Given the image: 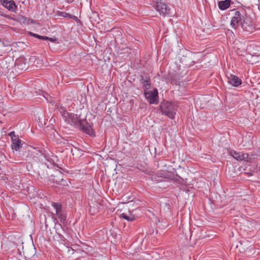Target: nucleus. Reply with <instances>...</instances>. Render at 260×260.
<instances>
[{
    "instance_id": "nucleus-8",
    "label": "nucleus",
    "mask_w": 260,
    "mask_h": 260,
    "mask_svg": "<svg viewBox=\"0 0 260 260\" xmlns=\"http://www.w3.org/2000/svg\"><path fill=\"white\" fill-rule=\"evenodd\" d=\"M2 5L8 10L15 12L17 6L13 1L0 0Z\"/></svg>"
},
{
    "instance_id": "nucleus-12",
    "label": "nucleus",
    "mask_w": 260,
    "mask_h": 260,
    "mask_svg": "<svg viewBox=\"0 0 260 260\" xmlns=\"http://www.w3.org/2000/svg\"><path fill=\"white\" fill-rule=\"evenodd\" d=\"M141 81L143 84V86L146 89H148L151 87L150 79L149 77L141 76Z\"/></svg>"
},
{
    "instance_id": "nucleus-28",
    "label": "nucleus",
    "mask_w": 260,
    "mask_h": 260,
    "mask_svg": "<svg viewBox=\"0 0 260 260\" xmlns=\"http://www.w3.org/2000/svg\"><path fill=\"white\" fill-rule=\"evenodd\" d=\"M22 19H24V20H25V19H26V18H25V17H23V16H22Z\"/></svg>"
},
{
    "instance_id": "nucleus-25",
    "label": "nucleus",
    "mask_w": 260,
    "mask_h": 260,
    "mask_svg": "<svg viewBox=\"0 0 260 260\" xmlns=\"http://www.w3.org/2000/svg\"><path fill=\"white\" fill-rule=\"evenodd\" d=\"M45 40H48L52 42H56L57 41V40L55 38L53 39V38H49V37H48V39H45Z\"/></svg>"
},
{
    "instance_id": "nucleus-19",
    "label": "nucleus",
    "mask_w": 260,
    "mask_h": 260,
    "mask_svg": "<svg viewBox=\"0 0 260 260\" xmlns=\"http://www.w3.org/2000/svg\"><path fill=\"white\" fill-rule=\"evenodd\" d=\"M57 15L58 16L62 17H67V18H72V16L71 14L67 13L64 12L58 11L57 12Z\"/></svg>"
},
{
    "instance_id": "nucleus-29",
    "label": "nucleus",
    "mask_w": 260,
    "mask_h": 260,
    "mask_svg": "<svg viewBox=\"0 0 260 260\" xmlns=\"http://www.w3.org/2000/svg\"><path fill=\"white\" fill-rule=\"evenodd\" d=\"M156 0H152V1L153 2V4H155V2H156Z\"/></svg>"
},
{
    "instance_id": "nucleus-4",
    "label": "nucleus",
    "mask_w": 260,
    "mask_h": 260,
    "mask_svg": "<svg viewBox=\"0 0 260 260\" xmlns=\"http://www.w3.org/2000/svg\"><path fill=\"white\" fill-rule=\"evenodd\" d=\"M153 5L156 10L159 12L160 15L165 16L169 13L170 9L164 0H156Z\"/></svg>"
},
{
    "instance_id": "nucleus-16",
    "label": "nucleus",
    "mask_w": 260,
    "mask_h": 260,
    "mask_svg": "<svg viewBox=\"0 0 260 260\" xmlns=\"http://www.w3.org/2000/svg\"><path fill=\"white\" fill-rule=\"evenodd\" d=\"M52 206L55 210V214L58 213L59 212L61 211V205L58 203H52Z\"/></svg>"
},
{
    "instance_id": "nucleus-24",
    "label": "nucleus",
    "mask_w": 260,
    "mask_h": 260,
    "mask_svg": "<svg viewBox=\"0 0 260 260\" xmlns=\"http://www.w3.org/2000/svg\"><path fill=\"white\" fill-rule=\"evenodd\" d=\"M0 15L2 16H3V17H5L6 18H8V19L10 18V16L9 15H7V14H5L4 13L2 12L1 11H0Z\"/></svg>"
},
{
    "instance_id": "nucleus-1",
    "label": "nucleus",
    "mask_w": 260,
    "mask_h": 260,
    "mask_svg": "<svg viewBox=\"0 0 260 260\" xmlns=\"http://www.w3.org/2000/svg\"><path fill=\"white\" fill-rule=\"evenodd\" d=\"M177 106L173 103H161L160 106L162 114L167 115L171 119H173L176 115Z\"/></svg>"
},
{
    "instance_id": "nucleus-3",
    "label": "nucleus",
    "mask_w": 260,
    "mask_h": 260,
    "mask_svg": "<svg viewBox=\"0 0 260 260\" xmlns=\"http://www.w3.org/2000/svg\"><path fill=\"white\" fill-rule=\"evenodd\" d=\"M144 95L149 104L154 105L158 104L159 102L158 94V90L156 88H155L152 92L145 90Z\"/></svg>"
},
{
    "instance_id": "nucleus-15",
    "label": "nucleus",
    "mask_w": 260,
    "mask_h": 260,
    "mask_svg": "<svg viewBox=\"0 0 260 260\" xmlns=\"http://www.w3.org/2000/svg\"><path fill=\"white\" fill-rule=\"evenodd\" d=\"M120 217L128 221H132L135 219V216L133 215L130 214L129 215H127L125 213H121L120 215Z\"/></svg>"
},
{
    "instance_id": "nucleus-11",
    "label": "nucleus",
    "mask_w": 260,
    "mask_h": 260,
    "mask_svg": "<svg viewBox=\"0 0 260 260\" xmlns=\"http://www.w3.org/2000/svg\"><path fill=\"white\" fill-rule=\"evenodd\" d=\"M22 145V141L19 138L15 139L12 141L11 147L13 150H18Z\"/></svg>"
},
{
    "instance_id": "nucleus-30",
    "label": "nucleus",
    "mask_w": 260,
    "mask_h": 260,
    "mask_svg": "<svg viewBox=\"0 0 260 260\" xmlns=\"http://www.w3.org/2000/svg\"><path fill=\"white\" fill-rule=\"evenodd\" d=\"M258 9L260 10V5L258 6Z\"/></svg>"
},
{
    "instance_id": "nucleus-7",
    "label": "nucleus",
    "mask_w": 260,
    "mask_h": 260,
    "mask_svg": "<svg viewBox=\"0 0 260 260\" xmlns=\"http://www.w3.org/2000/svg\"><path fill=\"white\" fill-rule=\"evenodd\" d=\"M244 17L239 11H236L234 16L232 17L231 21V25L232 28L236 29L239 25V24L242 23Z\"/></svg>"
},
{
    "instance_id": "nucleus-9",
    "label": "nucleus",
    "mask_w": 260,
    "mask_h": 260,
    "mask_svg": "<svg viewBox=\"0 0 260 260\" xmlns=\"http://www.w3.org/2000/svg\"><path fill=\"white\" fill-rule=\"evenodd\" d=\"M228 78V82L233 86L237 87L241 84V80L235 75L231 74Z\"/></svg>"
},
{
    "instance_id": "nucleus-22",
    "label": "nucleus",
    "mask_w": 260,
    "mask_h": 260,
    "mask_svg": "<svg viewBox=\"0 0 260 260\" xmlns=\"http://www.w3.org/2000/svg\"><path fill=\"white\" fill-rule=\"evenodd\" d=\"M9 135L11 137V140L12 141L15 139H17L18 138L15 134V132H11L9 134Z\"/></svg>"
},
{
    "instance_id": "nucleus-26",
    "label": "nucleus",
    "mask_w": 260,
    "mask_h": 260,
    "mask_svg": "<svg viewBox=\"0 0 260 260\" xmlns=\"http://www.w3.org/2000/svg\"><path fill=\"white\" fill-rule=\"evenodd\" d=\"M180 183L183 184L184 182L183 179L181 178H180Z\"/></svg>"
},
{
    "instance_id": "nucleus-5",
    "label": "nucleus",
    "mask_w": 260,
    "mask_h": 260,
    "mask_svg": "<svg viewBox=\"0 0 260 260\" xmlns=\"http://www.w3.org/2000/svg\"><path fill=\"white\" fill-rule=\"evenodd\" d=\"M63 120L67 123L73 125L77 128L81 119L79 118L77 115L69 113L68 115L63 118Z\"/></svg>"
},
{
    "instance_id": "nucleus-23",
    "label": "nucleus",
    "mask_w": 260,
    "mask_h": 260,
    "mask_svg": "<svg viewBox=\"0 0 260 260\" xmlns=\"http://www.w3.org/2000/svg\"><path fill=\"white\" fill-rule=\"evenodd\" d=\"M41 93L43 96L46 99V100L48 101V98L50 97L49 94L45 91H42Z\"/></svg>"
},
{
    "instance_id": "nucleus-13",
    "label": "nucleus",
    "mask_w": 260,
    "mask_h": 260,
    "mask_svg": "<svg viewBox=\"0 0 260 260\" xmlns=\"http://www.w3.org/2000/svg\"><path fill=\"white\" fill-rule=\"evenodd\" d=\"M252 155L250 156L249 154L245 153L244 152H241L240 155V158H241V161L244 160L247 162H250V160L252 159Z\"/></svg>"
},
{
    "instance_id": "nucleus-21",
    "label": "nucleus",
    "mask_w": 260,
    "mask_h": 260,
    "mask_svg": "<svg viewBox=\"0 0 260 260\" xmlns=\"http://www.w3.org/2000/svg\"><path fill=\"white\" fill-rule=\"evenodd\" d=\"M15 66H17L18 69H19L21 70H23L24 68L25 67L24 66H25V63H19V60H17L16 61Z\"/></svg>"
},
{
    "instance_id": "nucleus-6",
    "label": "nucleus",
    "mask_w": 260,
    "mask_h": 260,
    "mask_svg": "<svg viewBox=\"0 0 260 260\" xmlns=\"http://www.w3.org/2000/svg\"><path fill=\"white\" fill-rule=\"evenodd\" d=\"M241 27L246 35L250 34L255 30L254 24L248 20H243V22L241 23Z\"/></svg>"
},
{
    "instance_id": "nucleus-18",
    "label": "nucleus",
    "mask_w": 260,
    "mask_h": 260,
    "mask_svg": "<svg viewBox=\"0 0 260 260\" xmlns=\"http://www.w3.org/2000/svg\"><path fill=\"white\" fill-rule=\"evenodd\" d=\"M240 152L233 150L230 151V154L235 159L241 161V158H240Z\"/></svg>"
},
{
    "instance_id": "nucleus-17",
    "label": "nucleus",
    "mask_w": 260,
    "mask_h": 260,
    "mask_svg": "<svg viewBox=\"0 0 260 260\" xmlns=\"http://www.w3.org/2000/svg\"><path fill=\"white\" fill-rule=\"evenodd\" d=\"M58 111L59 113L61 114L62 118H63L64 117L68 115L69 112H68L63 106H60L58 107Z\"/></svg>"
},
{
    "instance_id": "nucleus-10",
    "label": "nucleus",
    "mask_w": 260,
    "mask_h": 260,
    "mask_svg": "<svg viewBox=\"0 0 260 260\" xmlns=\"http://www.w3.org/2000/svg\"><path fill=\"white\" fill-rule=\"evenodd\" d=\"M231 0L221 1L218 2V6L220 10H225L229 8L231 3Z\"/></svg>"
},
{
    "instance_id": "nucleus-2",
    "label": "nucleus",
    "mask_w": 260,
    "mask_h": 260,
    "mask_svg": "<svg viewBox=\"0 0 260 260\" xmlns=\"http://www.w3.org/2000/svg\"><path fill=\"white\" fill-rule=\"evenodd\" d=\"M77 128L86 134H87L90 136H95L94 132L93 131L90 125L86 120L81 119Z\"/></svg>"
},
{
    "instance_id": "nucleus-14",
    "label": "nucleus",
    "mask_w": 260,
    "mask_h": 260,
    "mask_svg": "<svg viewBox=\"0 0 260 260\" xmlns=\"http://www.w3.org/2000/svg\"><path fill=\"white\" fill-rule=\"evenodd\" d=\"M58 217L59 218L60 221L61 223L64 224L67 221V215L64 212H62V211L59 212L58 213L56 214Z\"/></svg>"
},
{
    "instance_id": "nucleus-20",
    "label": "nucleus",
    "mask_w": 260,
    "mask_h": 260,
    "mask_svg": "<svg viewBox=\"0 0 260 260\" xmlns=\"http://www.w3.org/2000/svg\"><path fill=\"white\" fill-rule=\"evenodd\" d=\"M29 34L31 36H34V37H35L36 38H37L41 39V40H45V39H48V37L39 35L38 34H34V33H32L31 32H30Z\"/></svg>"
},
{
    "instance_id": "nucleus-27",
    "label": "nucleus",
    "mask_w": 260,
    "mask_h": 260,
    "mask_svg": "<svg viewBox=\"0 0 260 260\" xmlns=\"http://www.w3.org/2000/svg\"><path fill=\"white\" fill-rule=\"evenodd\" d=\"M59 182H60V181H59V180L54 181V182H55L56 184H59Z\"/></svg>"
}]
</instances>
